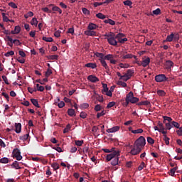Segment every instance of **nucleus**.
Segmentation results:
<instances>
[{"label":"nucleus","instance_id":"18","mask_svg":"<svg viewBox=\"0 0 182 182\" xmlns=\"http://www.w3.org/2000/svg\"><path fill=\"white\" fill-rule=\"evenodd\" d=\"M95 55H96V57L100 58V63H101L102 60L105 61V60H103V58L105 57V55H103L102 53L96 52V53H95Z\"/></svg>","mask_w":182,"mask_h":182},{"label":"nucleus","instance_id":"58","mask_svg":"<svg viewBox=\"0 0 182 182\" xmlns=\"http://www.w3.org/2000/svg\"><path fill=\"white\" fill-rule=\"evenodd\" d=\"M153 14L158 16L160 15L161 11L160 9H156L154 11H152Z\"/></svg>","mask_w":182,"mask_h":182},{"label":"nucleus","instance_id":"9","mask_svg":"<svg viewBox=\"0 0 182 182\" xmlns=\"http://www.w3.org/2000/svg\"><path fill=\"white\" fill-rule=\"evenodd\" d=\"M60 102V98L57 97V100H55V105H57L58 108L62 109L63 107H65V102L63 101H61V102Z\"/></svg>","mask_w":182,"mask_h":182},{"label":"nucleus","instance_id":"32","mask_svg":"<svg viewBox=\"0 0 182 182\" xmlns=\"http://www.w3.org/2000/svg\"><path fill=\"white\" fill-rule=\"evenodd\" d=\"M58 55H48V60H58Z\"/></svg>","mask_w":182,"mask_h":182},{"label":"nucleus","instance_id":"28","mask_svg":"<svg viewBox=\"0 0 182 182\" xmlns=\"http://www.w3.org/2000/svg\"><path fill=\"white\" fill-rule=\"evenodd\" d=\"M31 102H32V105H34V107L40 108L41 106H39V104H38V100H36V99H31Z\"/></svg>","mask_w":182,"mask_h":182},{"label":"nucleus","instance_id":"6","mask_svg":"<svg viewBox=\"0 0 182 182\" xmlns=\"http://www.w3.org/2000/svg\"><path fill=\"white\" fill-rule=\"evenodd\" d=\"M140 63L141 65H142L143 68H146L148 65H149V63H151V59L149 58H146Z\"/></svg>","mask_w":182,"mask_h":182},{"label":"nucleus","instance_id":"10","mask_svg":"<svg viewBox=\"0 0 182 182\" xmlns=\"http://www.w3.org/2000/svg\"><path fill=\"white\" fill-rule=\"evenodd\" d=\"M119 129L120 128L119 127V126H115V127H113L112 128L107 129L106 132L107 133H115L118 132Z\"/></svg>","mask_w":182,"mask_h":182},{"label":"nucleus","instance_id":"59","mask_svg":"<svg viewBox=\"0 0 182 182\" xmlns=\"http://www.w3.org/2000/svg\"><path fill=\"white\" fill-rule=\"evenodd\" d=\"M115 105V102H110L109 103H108V105H107V109H109L111 107H114Z\"/></svg>","mask_w":182,"mask_h":182},{"label":"nucleus","instance_id":"49","mask_svg":"<svg viewBox=\"0 0 182 182\" xmlns=\"http://www.w3.org/2000/svg\"><path fill=\"white\" fill-rule=\"evenodd\" d=\"M12 43H13L14 44H15L16 46H21L20 40H17V39L12 40Z\"/></svg>","mask_w":182,"mask_h":182},{"label":"nucleus","instance_id":"17","mask_svg":"<svg viewBox=\"0 0 182 182\" xmlns=\"http://www.w3.org/2000/svg\"><path fill=\"white\" fill-rule=\"evenodd\" d=\"M21 31V27L19 26H16L15 29L14 31H11V34L16 35L20 33Z\"/></svg>","mask_w":182,"mask_h":182},{"label":"nucleus","instance_id":"45","mask_svg":"<svg viewBox=\"0 0 182 182\" xmlns=\"http://www.w3.org/2000/svg\"><path fill=\"white\" fill-rule=\"evenodd\" d=\"M117 85L122 87H127V84L124 82L123 81H118Z\"/></svg>","mask_w":182,"mask_h":182},{"label":"nucleus","instance_id":"22","mask_svg":"<svg viewBox=\"0 0 182 182\" xmlns=\"http://www.w3.org/2000/svg\"><path fill=\"white\" fill-rule=\"evenodd\" d=\"M132 58H137L136 56L132 55V54H127V55H124V56H122V59H132Z\"/></svg>","mask_w":182,"mask_h":182},{"label":"nucleus","instance_id":"5","mask_svg":"<svg viewBox=\"0 0 182 182\" xmlns=\"http://www.w3.org/2000/svg\"><path fill=\"white\" fill-rule=\"evenodd\" d=\"M12 154H14V157L16 158V160L20 161L22 160V156H21V151L18 150V149L16 148L12 151Z\"/></svg>","mask_w":182,"mask_h":182},{"label":"nucleus","instance_id":"63","mask_svg":"<svg viewBox=\"0 0 182 182\" xmlns=\"http://www.w3.org/2000/svg\"><path fill=\"white\" fill-rule=\"evenodd\" d=\"M94 109H95V111H96V112H100V111H101V109H102L101 105H97L95 106Z\"/></svg>","mask_w":182,"mask_h":182},{"label":"nucleus","instance_id":"7","mask_svg":"<svg viewBox=\"0 0 182 182\" xmlns=\"http://www.w3.org/2000/svg\"><path fill=\"white\" fill-rule=\"evenodd\" d=\"M87 80H89L90 82H97L100 81L99 78H97V77L96 76H94V75H89L87 76Z\"/></svg>","mask_w":182,"mask_h":182},{"label":"nucleus","instance_id":"42","mask_svg":"<svg viewBox=\"0 0 182 182\" xmlns=\"http://www.w3.org/2000/svg\"><path fill=\"white\" fill-rule=\"evenodd\" d=\"M0 163L3 164H7L9 163L8 158L6 157L1 158V159H0Z\"/></svg>","mask_w":182,"mask_h":182},{"label":"nucleus","instance_id":"24","mask_svg":"<svg viewBox=\"0 0 182 182\" xmlns=\"http://www.w3.org/2000/svg\"><path fill=\"white\" fill-rule=\"evenodd\" d=\"M110 164L113 166H117L119 162V158H114L111 160Z\"/></svg>","mask_w":182,"mask_h":182},{"label":"nucleus","instance_id":"19","mask_svg":"<svg viewBox=\"0 0 182 182\" xmlns=\"http://www.w3.org/2000/svg\"><path fill=\"white\" fill-rule=\"evenodd\" d=\"M67 113L68 114L69 117H75V111L72 108H69Z\"/></svg>","mask_w":182,"mask_h":182},{"label":"nucleus","instance_id":"61","mask_svg":"<svg viewBox=\"0 0 182 182\" xmlns=\"http://www.w3.org/2000/svg\"><path fill=\"white\" fill-rule=\"evenodd\" d=\"M87 116V114H86V112H80V117L81 119H85Z\"/></svg>","mask_w":182,"mask_h":182},{"label":"nucleus","instance_id":"31","mask_svg":"<svg viewBox=\"0 0 182 182\" xmlns=\"http://www.w3.org/2000/svg\"><path fill=\"white\" fill-rule=\"evenodd\" d=\"M171 124L172 127H173L176 129H181L180 124L178 122H176L175 121H172L171 124Z\"/></svg>","mask_w":182,"mask_h":182},{"label":"nucleus","instance_id":"62","mask_svg":"<svg viewBox=\"0 0 182 182\" xmlns=\"http://www.w3.org/2000/svg\"><path fill=\"white\" fill-rule=\"evenodd\" d=\"M18 54L20 55V56H21V58H26V53H25V52H23V50H20L18 51Z\"/></svg>","mask_w":182,"mask_h":182},{"label":"nucleus","instance_id":"54","mask_svg":"<svg viewBox=\"0 0 182 182\" xmlns=\"http://www.w3.org/2000/svg\"><path fill=\"white\" fill-rule=\"evenodd\" d=\"M82 14H84L85 15H90V11L89 10H87L86 8H82Z\"/></svg>","mask_w":182,"mask_h":182},{"label":"nucleus","instance_id":"40","mask_svg":"<svg viewBox=\"0 0 182 182\" xmlns=\"http://www.w3.org/2000/svg\"><path fill=\"white\" fill-rule=\"evenodd\" d=\"M43 41L50 43L53 41V39L52 37H43Z\"/></svg>","mask_w":182,"mask_h":182},{"label":"nucleus","instance_id":"13","mask_svg":"<svg viewBox=\"0 0 182 182\" xmlns=\"http://www.w3.org/2000/svg\"><path fill=\"white\" fill-rule=\"evenodd\" d=\"M21 123H16L15 124V132L16 134L21 133Z\"/></svg>","mask_w":182,"mask_h":182},{"label":"nucleus","instance_id":"8","mask_svg":"<svg viewBox=\"0 0 182 182\" xmlns=\"http://www.w3.org/2000/svg\"><path fill=\"white\" fill-rule=\"evenodd\" d=\"M173 67V61L168 60H166V63H165V68H166V70H171V68Z\"/></svg>","mask_w":182,"mask_h":182},{"label":"nucleus","instance_id":"51","mask_svg":"<svg viewBox=\"0 0 182 182\" xmlns=\"http://www.w3.org/2000/svg\"><path fill=\"white\" fill-rule=\"evenodd\" d=\"M31 24H32V26H36L38 25V21L36 20V18H32V21H31Z\"/></svg>","mask_w":182,"mask_h":182},{"label":"nucleus","instance_id":"4","mask_svg":"<svg viewBox=\"0 0 182 182\" xmlns=\"http://www.w3.org/2000/svg\"><path fill=\"white\" fill-rule=\"evenodd\" d=\"M119 151H114V153H110L109 154H107L106 156V160L107 161H110L115 158H118L119 156Z\"/></svg>","mask_w":182,"mask_h":182},{"label":"nucleus","instance_id":"60","mask_svg":"<svg viewBox=\"0 0 182 182\" xmlns=\"http://www.w3.org/2000/svg\"><path fill=\"white\" fill-rule=\"evenodd\" d=\"M164 121H168V122H171L173 121V119L169 117L164 116L163 117Z\"/></svg>","mask_w":182,"mask_h":182},{"label":"nucleus","instance_id":"55","mask_svg":"<svg viewBox=\"0 0 182 182\" xmlns=\"http://www.w3.org/2000/svg\"><path fill=\"white\" fill-rule=\"evenodd\" d=\"M9 6L11 7L14 9H17L16 4H15L14 2L9 3Z\"/></svg>","mask_w":182,"mask_h":182},{"label":"nucleus","instance_id":"30","mask_svg":"<svg viewBox=\"0 0 182 182\" xmlns=\"http://www.w3.org/2000/svg\"><path fill=\"white\" fill-rule=\"evenodd\" d=\"M36 90L38 92H44V90H45L44 86H41L39 84H36Z\"/></svg>","mask_w":182,"mask_h":182},{"label":"nucleus","instance_id":"48","mask_svg":"<svg viewBox=\"0 0 182 182\" xmlns=\"http://www.w3.org/2000/svg\"><path fill=\"white\" fill-rule=\"evenodd\" d=\"M156 94L158 95H159L160 97H164L165 96L164 90H158V91H156Z\"/></svg>","mask_w":182,"mask_h":182},{"label":"nucleus","instance_id":"25","mask_svg":"<svg viewBox=\"0 0 182 182\" xmlns=\"http://www.w3.org/2000/svg\"><path fill=\"white\" fill-rule=\"evenodd\" d=\"M6 39H7V41H9V42H7V46H10V47L12 48V46H13V45H14V43L12 42V38H11V37L7 36H6Z\"/></svg>","mask_w":182,"mask_h":182},{"label":"nucleus","instance_id":"39","mask_svg":"<svg viewBox=\"0 0 182 182\" xmlns=\"http://www.w3.org/2000/svg\"><path fill=\"white\" fill-rule=\"evenodd\" d=\"M71 128V126L70 124H67V126H65V128L63 129V134H66L68 133V132H70Z\"/></svg>","mask_w":182,"mask_h":182},{"label":"nucleus","instance_id":"36","mask_svg":"<svg viewBox=\"0 0 182 182\" xmlns=\"http://www.w3.org/2000/svg\"><path fill=\"white\" fill-rule=\"evenodd\" d=\"M178 168L177 166L172 168L170 170V176H175V172H176V171H177Z\"/></svg>","mask_w":182,"mask_h":182},{"label":"nucleus","instance_id":"14","mask_svg":"<svg viewBox=\"0 0 182 182\" xmlns=\"http://www.w3.org/2000/svg\"><path fill=\"white\" fill-rule=\"evenodd\" d=\"M84 34L87 36H96V32L95 31H85Z\"/></svg>","mask_w":182,"mask_h":182},{"label":"nucleus","instance_id":"15","mask_svg":"<svg viewBox=\"0 0 182 182\" xmlns=\"http://www.w3.org/2000/svg\"><path fill=\"white\" fill-rule=\"evenodd\" d=\"M99 28V26L94 24V23H90L89 26H87V30L92 31V30H96Z\"/></svg>","mask_w":182,"mask_h":182},{"label":"nucleus","instance_id":"33","mask_svg":"<svg viewBox=\"0 0 182 182\" xmlns=\"http://www.w3.org/2000/svg\"><path fill=\"white\" fill-rule=\"evenodd\" d=\"M28 138H29V134H27L26 135L21 136H20V140L26 141H27L28 139Z\"/></svg>","mask_w":182,"mask_h":182},{"label":"nucleus","instance_id":"34","mask_svg":"<svg viewBox=\"0 0 182 182\" xmlns=\"http://www.w3.org/2000/svg\"><path fill=\"white\" fill-rule=\"evenodd\" d=\"M144 168H146V164H144V162H141L140 164H139V166L137 168V170L139 171H142Z\"/></svg>","mask_w":182,"mask_h":182},{"label":"nucleus","instance_id":"27","mask_svg":"<svg viewBox=\"0 0 182 182\" xmlns=\"http://www.w3.org/2000/svg\"><path fill=\"white\" fill-rule=\"evenodd\" d=\"M51 167H53V171L60 169V165H58V164L56 162L51 164Z\"/></svg>","mask_w":182,"mask_h":182},{"label":"nucleus","instance_id":"43","mask_svg":"<svg viewBox=\"0 0 182 182\" xmlns=\"http://www.w3.org/2000/svg\"><path fill=\"white\" fill-rule=\"evenodd\" d=\"M139 101V98H134L132 100H128L125 102H130L131 104H136Z\"/></svg>","mask_w":182,"mask_h":182},{"label":"nucleus","instance_id":"57","mask_svg":"<svg viewBox=\"0 0 182 182\" xmlns=\"http://www.w3.org/2000/svg\"><path fill=\"white\" fill-rule=\"evenodd\" d=\"M105 114H106V112H105V111H102L101 112L97 113V119H100V117H102L105 116Z\"/></svg>","mask_w":182,"mask_h":182},{"label":"nucleus","instance_id":"35","mask_svg":"<svg viewBox=\"0 0 182 182\" xmlns=\"http://www.w3.org/2000/svg\"><path fill=\"white\" fill-rule=\"evenodd\" d=\"M173 33H171L170 35L168 36V37H166V39L165 40V41L166 42H171L173 40Z\"/></svg>","mask_w":182,"mask_h":182},{"label":"nucleus","instance_id":"38","mask_svg":"<svg viewBox=\"0 0 182 182\" xmlns=\"http://www.w3.org/2000/svg\"><path fill=\"white\" fill-rule=\"evenodd\" d=\"M131 133L132 134H141L144 133V129H137L134 131H131Z\"/></svg>","mask_w":182,"mask_h":182},{"label":"nucleus","instance_id":"41","mask_svg":"<svg viewBox=\"0 0 182 182\" xmlns=\"http://www.w3.org/2000/svg\"><path fill=\"white\" fill-rule=\"evenodd\" d=\"M146 142L151 145H153L154 144V139H151V136H148L146 137Z\"/></svg>","mask_w":182,"mask_h":182},{"label":"nucleus","instance_id":"47","mask_svg":"<svg viewBox=\"0 0 182 182\" xmlns=\"http://www.w3.org/2000/svg\"><path fill=\"white\" fill-rule=\"evenodd\" d=\"M1 16H3V21L4 22H9V21H10L9 18L6 16H5V13H1Z\"/></svg>","mask_w":182,"mask_h":182},{"label":"nucleus","instance_id":"21","mask_svg":"<svg viewBox=\"0 0 182 182\" xmlns=\"http://www.w3.org/2000/svg\"><path fill=\"white\" fill-rule=\"evenodd\" d=\"M12 168H15L16 170H20L21 167L18 165V162L17 161H15L14 163L11 164Z\"/></svg>","mask_w":182,"mask_h":182},{"label":"nucleus","instance_id":"44","mask_svg":"<svg viewBox=\"0 0 182 182\" xmlns=\"http://www.w3.org/2000/svg\"><path fill=\"white\" fill-rule=\"evenodd\" d=\"M96 17L102 20L106 18V16L103 15L102 13H98L97 14H96Z\"/></svg>","mask_w":182,"mask_h":182},{"label":"nucleus","instance_id":"56","mask_svg":"<svg viewBox=\"0 0 182 182\" xmlns=\"http://www.w3.org/2000/svg\"><path fill=\"white\" fill-rule=\"evenodd\" d=\"M169 140H170V139L166 135L164 136V141H165V144L168 145L169 144V141H168Z\"/></svg>","mask_w":182,"mask_h":182},{"label":"nucleus","instance_id":"3","mask_svg":"<svg viewBox=\"0 0 182 182\" xmlns=\"http://www.w3.org/2000/svg\"><path fill=\"white\" fill-rule=\"evenodd\" d=\"M168 81V77L164 74H159L155 75V82H165Z\"/></svg>","mask_w":182,"mask_h":182},{"label":"nucleus","instance_id":"53","mask_svg":"<svg viewBox=\"0 0 182 182\" xmlns=\"http://www.w3.org/2000/svg\"><path fill=\"white\" fill-rule=\"evenodd\" d=\"M84 144V141L82 140H77V141H75V145L77 146H82V145Z\"/></svg>","mask_w":182,"mask_h":182},{"label":"nucleus","instance_id":"64","mask_svg":"<svg viewBox=\"0 0 182 182\" xmlns=\"http://www.w3.org/2000/svg\"><path fill=\"white\" fill-rule=\"evenodd\" d=\"M177 135L182 136V127L178 128V130L176 131Z\"/></svg>","mask_w":182,"mask_h":182},{"label":"nucleus","instance_id":"11","mask_svg":"<svg viewBox=\"0 0 182 182\" xmlns=\"http://www.w3.org/2000/svg\"><path fill=\"white\" fill-rule=\"evenodd\" d=\"M48 7H53V11L58 12L60 14H62V10L57 6H53V4H48Z\"/></svg>","mask_w":182,"mask_h":182},{"label":"nucleus","instance_id":"20","mask_svg":"<svg viewBox=\"0 0 182 182\" xmlns=\"http://www.w3.org/2000/svg\"><path fill=\"white\" fill-rule=\"evenodd\" d=\"M97 67V65H96V63H89L87 64H85V68H89L91 69H95Z\"/></svg>","mask_w":182,"mask_h":182},{"label":"nucleus","instance_id":"37","mask_svg":"<svg viewBox=\"0 0 182 182\" xmlns=\"http://www.w3.org/2000/svg\"><path fill=\"white\" fill-rule=\"evenodd\" d=\"M53 74V70L48 68V70L45 73V77H49L50 75Z\"/></svg>","mask_w":182,"mask_h":182},{"label":"nucleus","instance_id":"46","mask_svg":"<svg viewBox=\"0 0 182 182\" xmlns=\"http://www.w3.org/2000/svg\"><path fill=\"white\" fill-rule=\"evenodd\" d=\"M15 54V53L14 51H9L6 53H5L4 55L6 58H9L10 56H13Z\"/></svg>","mask_w":182,"mask_h":182},{"label":"nucleus","instance_id":"1","mask_svg":"<svg viewBox=\"0 0 182 182\" xmlns=\"http://www.w3.org/2000/svg\"><path fill=\"white\" fill-rule=\"evenodd\" d=\"M104 36L106 37L108 43L112 46H117L118 43L124 44L127 41V38H124L125 34L122 33L115 35L114 33L110 32L109 33L105 34Z\"/></svg>","mask_w":182,"mask_h":182},{"label":"nucleus","instance_id":"52","mask_svg":"<svg viewBox=\"0 0 182 182\" xmlns=\"http://www.w3.org/2000/svg\"><path fill=\"white\" fill-rule=\"evenodd\" d=\"M123 4H124V5H126L127 6H132V1H129V0H127V1H124Z\"/></svg>","mask_w":182,"mask_h":182},{"label":"nucleus","instance_id":"16","mask_svg":"<svg viewBox=\"0 0 182 182\" xmlns=\"http://www.w3.org/2000/svg\"><path fill=\"white\" fill-rule=\"evenodd\" d=\"M101 65H102L103 68L106 69V73H109V68L107 65L106 60H101Z\"/></svg>","mask_w":182,"mask_h":182},{"label":"nucleus","instance_id":"12","mask_svg":"<svg viewBox=\"0 0 182 182\" xmlns=\"http://www.w3.org/2000/svg\"><path fill=\"white\" fill-rule=\"evenodd\" d=\"M137 97H134V93L132 92H130L127 93V97L125 98V101L132 100L133 99H136Z\"/></svg>","mask_w":182,"mask_h":182},{"label":"nucleus","instance_id":"23","mask_svg":"<svg viewBox=\"0 0 182 182\" xmlns=\"http://www.w3.org/2000/svg\"><path fill=\"white\" fill-rule=\"evenodd\" d=\"M114 56H113V55L108 54V55L103 57V60H114Z\"/></svg>","mask_w":182,"mask_h":182},{"label":"nucleus","instance_id":"2","mask_svg":"<svg viewBox=\"0 0 182 182\" xmlns=\"http://www.w3.org/2000/svg\"><path fill=\"white\" fill-rule=\"evenodd\" d=\"M144 145H146V139L144 136H141L139 139H136L134 146L129 144L127 146L132 149L130 151V154L132 156H136L140 154Z\"/></svg>","mask_w":182,"mask_h":182},{"label":"nucleus","instance_id":"29","mask_svg":"<svg viewBox=\"0 0 182 182\" xmlns=\"http://www.w3.org/2000/svg\"><path fill=\"white\" fill-rule=\"evenodd\" d=\"M104 22L106 24H109V25H112V26L115 25V21L114 20L110 19V18H108V20H105Z\"/></svg>","mask_w":182,"mask_h":182},{"label":"nucleus","instance_id":"26","mask_svg":"<svg viewBox=\"0 0 182 182\" xmlns=\"http://www.w3.org/2000/svg\"><path fill=\"white\" fill-rule=\"evenodd\" d=\"M134 74V70L132 69H129L127 71V74L122 75V76H125V77H132V75Z\"/></svg>","mask_w":182,"mask_h":182},{"label":"nucleus","instance_id":"50","mask_svg":"<svg viewBox=\"0 0 182 182\" xmlns=\"http://www.w3.org/2000/svg\"><path fill=\"white\" fill-rule=\"evenodd\" d=\"M130 78H132V77H129V76H122L120 77V80H124V82H127V80H130Z\"/></svg>","mask_w":182,"mask_h":182}]
</instances>
